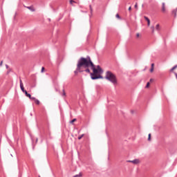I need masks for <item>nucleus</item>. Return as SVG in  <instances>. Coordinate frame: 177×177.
<instances>
[{"label":"nucleus","instance_id":"3","mask_svg":"<svg viewBox=\"0 0 177 177\" xmlns=\"http://www.w3.org/2000/svg\"><path fill=\"white\" fill-rule=\"evenodd\" d=\"M105 80L111 82L114 86L118 85V80H117V76L113 72L107 71L104 77Z\"/></svg>","mask_w":177,"mask_h":177},{"label":"nucleus","instance_id":"32","mask_svg":"<svg viewBox=\"0 0 177 177\" xmlns=\"http://www.w3.org/2000/svg\"><path fill=\"white\" fill-rule=\"evenodd\" d=\"M129 12H131V10H132V7L130 6V7L129 8Z\"/></svg>","mask_w":177,"mask_h":177},{"label":"nucleus","instance_id":"21","mask_svg":"<svg viewBox=\"0 0 177 177\" xmlns=\"http://www.w3.org/2000/svg\"><path fill=\"white\" fill-rule=\"evenodd\" d=\"M150 86V82H147L145 88H149Z\"/></svg>","mask_w":177,"mask_h":177},{"label":"nucleus","instance_id":"5","mask_svg":"<svg viewBox=\"0 0 177 177\" xmlns=\"http://www.w3.org/2000/svg\"><path fill=\"white\" fill-rule=\"evenodd\" d=\"M162 13H165L167 12V9L165 8V3H162Z\"/></svg>","mask_w":177,"mask_h":177},{"label":"nucleus","instance_id":"18","mask_svg":"<svg viewBox=\"0 0 177 177\" xmlns=\"http://www.w3.org/2000/svg\"><path fill=\"white\" fill-rule=\"evenodd\" d=\"M62 96H66V91L64 90V88H63V90H62Z\"/></svg>","mask_w":177,"mask_h":177},{"label":"nucleus","instance_id":"9","mask_svg":"<svg viewBox=\"0 0 177 177\" xmlns=\"http://www.w3.org/2000/svg\"><path fill=\"white\" fill-rule=\"evenodd\" d=\"M96 70H99L100 71L103 73V69L100 67V65L97 66Z\"/></svg>","mask_w":177,"mask_h":177},{"label":"nucleus","instance_id":"11","mask_svg":"<svg viewBox=\"0 0 177 177\" xmlns=\"http://www.w3.org/2000/svg\"><path fill=\"white\" fill-rule=\"evenodd\" d=\"M75 121H77V119L74 118L70 121V124H72V125H74V122H75Z\"/></svg>","mask_w":177,"mask_h":177},{"label":"nucleus","instance_id":"7","mask_svg":"<svg viewBox=\"0 0 177 177\" xmlns=\"http://www.w3.org/2000/svg\"><path fill=\"white\" fill-rule=\"evenodd\" d=\"M27 9H29V10H31V12H35V9L32 6L26 7Z\"/></svg>","mask_w":177,"mask_h":177},{"label":"nucleus","instance_id":"2","mask_svg":"<svg viewBox=\"0 0 177 177\" xmlns=\"http://www.w3.org/2000/svg\"><path fill=\"white\" fill-rule=\"evenodd\" d=\"M86 58L82 57L77 61L76 70L74 71L75 75H78L79 73H86Z\"/></svg>","mask_w":177,"mask_h":177},{"label":"nucleus","instance_id":"4","mask_svg":"<svg viewBox=\"0 0 177 177\" xmlns=\"http://www.w3.org/2000/svg\"><path fill=\"white\" fill-rule=\"evenodd\" d=\"M19 84H20V88L22 92L25 91L26 89H24V85L23 84V81L21 79H19Z\"/></svg>","mask_w":177,"mask_h":177},{"label":"nucleus","instance_id":"26","mask_svg":"<svg viewBox=\"0 0 177 177\" xmlns=\"http://www.w3.org/2000/svg\"><path fill=\"white\" fill-rule=\"evenodd\" d=\"M44 71H45V68H44V67H42V68H41V73H44Z\"/></svg>","mask_w":177,"mask_h":177},{"label":"nucleus","instance_id":"22","mask_svg":"<svg viewBox=\"0 0 177 177\" xmlns=\"http://www.w3.org/2000/svg\"><path fill=\"white\" fill-rule=\"evenodd\" d=\"M30 100H34L35 102V100H37V98H35V97H31V98H30Z\"/></svg>","mask_w":177,"mask_h":177},{"label":"nucleus","instance_id":"1","mask_svg":"<svg viewBox=\"0 0 177 177\" xmlns=\"http://www.w3.org/2000/svg\"><path fill=\"white\" fill-rule=\"evenodd\" d=\"M86 73L90 74L91 78L93 80H103V76L101 75V74H103V72L96 69V66L93 64L89 56L86 57Z\"/></svg>","mask_w":177,"mask_h":177},{"label":"nucleus","instance_id":"37","mask_svg":"<svg viewBox=\"0 0 177 177\" xmlns=\"http://www.w3.org/2000/svg\"><path fill=\"white\" fill-rule=\"evenodd\" d=\"M127 162H132V160H127Z\"/></svg>","mask_w":177,"mask_h":177},{"label":"nucleus","instance_id":"28","mask_svg":"<svg viewBox=\"0 0 177 177\" xmlns=\"http://www.w3.org/2000/svg\"><path fill=\"white\" fill-rule=\"evenodd\" d=\"M135 9H138V3H136L134 6Z\"/></svg>","mask_w":177,"mask_h":177},{"label":"nucleus","instance_id":"15","mask_svg":"<svg viewBox=\"0 0 177 177\" xmlns=\"http://www.w3.org/2000/svg\"><path fill=\"white\" fill-rule=\"evenodd\" d=\"M177 68V65H175L172 68L170 69V72L172 73V71H174V70H175V68Z\"/></svg>","mask_w":177,"mask_h":177},{"label":"nucleus","instance_id":"30","mask_svg":"<svg viewBox=\"0 0 177 177\" xmlns=\"http://www.w3.org/2000/svg\"><path fill=\"white\" fill-rule=\"evenodd\" d=\"M6 68L8 70V68H9V65L6 64Z\"/></svg>","mask_w":177,"mask_h":177},{"label":"nucleus","instance_id":"17","mask_svg":"<svg viewBox=\"0 0 177 177\" xmlns=\"http://www.w3.org/2000/svg\"><path fill=\"white\" fill-rule=\"evenodd\" d=\"M156 30H157L158 31L160 30V24L156 25Z\"/></svg>","mask_w":177,"mask_h":177},{"label":"nucleus","instance_id":"27","mask_svg":"<svg viewBox=\"0 0 177 177\" xmlns=\"http://www.w3.org/2000/svg\"><path fill=\"white\" fill-rule=\"evenodd\" d=\"M154 71V68H151L150 73H153Z\"/></svg>","mask_w":177,"mask_h":177},{"label":"nucleus","instance_id":"31","mask_svg":"<svg viewBox=\"0 0 177 177\" xmlns=\"http://www.w3.org/2000/svg\"><path fill=\"white\" fill-rule=\"evenodd\" d=\"M2 64H3V61H1V62H0V66H2Z\"/></svg>","mask_w":177,"mask_h":177},{"label":"nucleus","instance_id":"20","mask_svg":"<svg viewBox=\"0 0 177 177\" xmlns=\"http://www.w3.org/2000/svg\"><path fill=\"white\" fill-rule=\"evenodd\" d=\"M35 103H36V104H39V100H35Z\"/></svg>","mask_w":177,"mask_h":177},{"label":"nucleus","instance_id":"6","mask_svg":"<svg viewBox=\"0 0 177 177\" xmlns=\"http://www.w3.org/2000/svg\"><path fill=\"white\" fill-rule=\"evenodd\" d=\"M144 19L146 20V21L147 22V26L148 27L150 26V19H149V17L145 16Z\"/></svg>","mask_w":177,"mask_h":177},{"label":"nucleus","instance_id":"8","mask_svg":"<svg viewBox=\"0 0 177 177\" xmlns=\"http://www.w3.org/2000/svg\"><path fill=\"white\" fill-rule=\"evenodd\" d=\"M139 162H140L139 159H135V160H132V163L135 164V165L139 164Z\"/></svg>","mask_w":177,"mask_h":177},{"label":"nucleus","instance_id":"39","mask_svg":"<svg viewBox=\"0 0 177 177\" xmlns=\"http://www.w3.org/2000/svg\"><path fill=\"white\" fill-rule=\"evenodd\" d=\"M151 81H153V79H150V82H151Z\"/></svg>","mask_w":177,"mask_h":177},{"label":"nucleus","instance_id":"35","mask_svg":"<svg viewBox=\"0 0 177 177\" xmlns=\"http://www.w3.org/2000/svg\"><path fill=\"white\" fill-rule=\"evenodd\" d=\"M174 75H175L176 78V80H177V73L174 72Z\"/></svg>","mask_w":177,"mask_h":177},{"label":"nucleus","instance_id":"19","mask_svg":"<svg viewBox=\"0 0 177 177\" xmlns=\"http://www.w3.org/2000/svg\"><path fill=\"white\" fill-rule=\"evenodd\" d=\"M148 140H149V141L151 140V133H149V134L148 135Z\"/></svg>","mask_w":177,"mask_h":177},{"label":"nucleus","instance_id":"14","mask_svg":"<svg viewBox=\"0 0 177 177\" xmlns=\"http://www.w3.org/2000/svg\"><path fill=\"white\" fill-rule=\"evenodd\" d=\"M89 8H90L91 14L92 15V13H93V9L92 8V5H90Z\"/></svg>","mask_w":177,"mask_h":177},{"label":"nucleus","instance_id":"12","mask_svg":"<svg viewBox=\"0 0 177 177\" xmlns=\"http://www.w3.org/2000/svg\"><path fill=\"white\" fill-rule=\"evenodd\" d=\"M85 136V134H82L81 136H79L77 137L78 140H81L82 139V138H84V136Z\"/></svg>","mask_w":177,"mask_h":177},{"label":"nucleus","instance_id":"16","mask_svg":"<svg viewBox=\"0 0 177 177\" xmlns=\"http://www.w3.org/2000/svg\"><path fill=\"white\" fill-rule=\"evenodd\" d=\"M115 17H116L117 19H119V20H121V17L120 16L119 14H116Z\"/></svg>","mask_w":177,"mask_h":177},{"label":"nucleus","instance_id":"33","mask_svg":"<svg viewBox=\"0 0 177 177\" xmlns=\"http://www.w3.org/2000/svg\"><path fill=\"white\" fill-rule=\"evenodd\" d=\"M139 37H140L139 33H137V34H136V37H137V38H139Z\"/></svg>","mask_w":177,"mask_h":177},{"label":"nucleus","instance_id":"29","mask_svg":"<svg viewBox=\"0 0 177 177\" xmlns=\"http://www.w3.org/2000/svg\"><path fill=\"white\" fill-rule=\"evenodd\" d=\"M151 68H154V64H151Z\"/></svg>","mask_w":177,"mask_h":177},{"label":"nucleus","instance_id":"41","mask_svg":"<svg viewBox=\"0 0 177 177\" xmlns=\"http://www.w3.org/2000/svg\"><path fill=\"white\" fill-rule=\"evenodd\" d=\"M39 177H41V176H39Z\"/></svg>","mask_w":177,"mask_h":177},{"label":"nucleus","instance_id":"38","mask_svg":"<svg viewBox=\"0 0 177 177\" xmlns=\"http://www.w3.org/2000/svg\"><path fill=\"white\" fill-rule=\"evenodd\" d=\"M28 94H29L28 93H26V94H25V95L27 97Z\"/></svg>","mask_w":177,"mask_h":177},{"label":"nucleus","instance_id":"24","mask_svg":"<svg viewBox=\"0 0 177 177\" xmlns=\"http://www.w3.org/2000/svg\"><path fill=\"white\" fill-rule=\"evenodd\" d=\"M26 97H29V99H31V94H28V95H26Z\"/></svg>","mask_w":177,"mask_h":177},{"label":"nucleus","instance_id":"23","mask_svg":"<svg viewBox=\"0 0 177 177\" xmlns=\"http://www.w3.org/2000/svg\"><path fill=\"white\" fill-rule=\"evenodd\" d=\"M12 71V68H8V71H7V74H9Z\"/></svg>","mask_w":177,"mask_h":177},{"label":"nucleus","instance_id":"13","mask_svg":"<svg viewBox=\"0 0 177 177\" xmlns=\"http://www.w3.org/2000/svg\"><path fill=\"white\" fill-rule=\"evenodd\" d=\"M82 173H80L79 174H76L73 176V177H82Z\"/></svg>","mask_w":177,"mask_h":177},{"label":"nucleus","instance_id":"25","mask_svg":"<svg viewBox=\"0 0 177 177\" xmlns=\"http://www.w3.org/2000/svg\"><path fill=\"white\" fill-rule=\"evenodd\" d=\"M151 30H152V33L154 32V26H151Z\"/></svg>","mask_w":177,"mask_h":177},{"label":"nucleus","instance_id":"36","mask_svg":"<svg viewBox=\"0 0 177 177\" xmlns=\"http://www.w3.org/2000/svg\"><path fill=\"white\" fill-rule=\"evenodd\" d=\"M55 91H56V92H59L60 93V91H59L57 88H55Z\"/></svg>","mask_w":177,"mask_h":177},{"label":"nucleus","instance_id":"34","mask_svg":"<svg viewBox=\"0 0 177 177\" xmlns=\"http://www.w3.org/2000/svg\"><path fill=\"white\" fill-rule=\"evenodd\" d=\"M24 93H25V95H26V94H27V93H28L27 92L26 90H25V91H24Z\"/></svg>","mask_w":177,"mask_h":177},{"label":"nucleus","instance_id":"10","mask_svg":"<svg viewBox=\"0 0 177 177\" xmlns=\"http://www.w3.org/2000/svg\"><path fill=\"white\" fill-rule=\"evenodd\" d=\"M73 3H77V2L74 0H70V4L72 5V6H74Z\"/></svg>","mask_w":177,"mask_h":177},{"label":"nucleus","instance_id":"40","mask_svg":"<svg viewBox=\"0 0 177 177\" xmlns=\"http://www.w3.org/2000/svg\"><path fill=\"white\" fill-rule=\"evenodd\" d=\"M36 142H38V138L36 139Z\"/></svg>","mask_w":177,"mask_h":177}]
</instances>
